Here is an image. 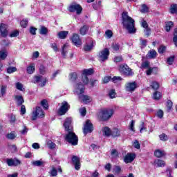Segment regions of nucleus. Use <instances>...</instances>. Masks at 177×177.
Masks as SVG:
<instances>
[{"instance_id":"1","label":"nucleus","mask_w":177,"mask_h":177,"mask_svg":"<svg viewBox=\"0 0 177 177\" xmlns=\"http://www.w3.org/2000/svg\"><path fill=\"white\" fill-rule=\"evenodd\" d=\"M122 20L124 28L127 30L129 34H135V32H136L135 20L128 15V12H124L122 14Z\"/></svg>"},{"instance_id":"2","label":"nucleus","mask_w":177,"mask_h":177,"mask_svg":"<svg viewBox=\"0 0 177 177\" xmlns=\"http://www.w3.org/2000/svg\"><path fill=\"white\" fill-rule=\"evenodd\" d=\"M76 93L79 95V99L83 102V103H89L92 101V98L88 95H82L85 92V86L81 82H77L75 85Z\"/></svg>"},{"instance_id":"3","label":"nucleus","mask_w":177,"mask_h":177,"mask_svg":"<svg viewBox=\"0 0 177 177\" xmlns=\"http://www.w3.org/2000/svg\"><path fill=\"white\" fill-rule=\"evenodd\" d=\"M114 114V111L113 109H104L99 112L98 118L101 121H107L111 116Z\"/></svg>"},{"instance_id":"4","label":"nucleus","mask_w":177,"mask_h":177,"mask_svg":"<svg viewBox=\"0 0 177 177\" xmlns=\"http://www.w3.org/2000/svg\"><path fill=\"white\" fill-rule=\"evenodd\" d=\"M65 140L72 145V146H77L78 145V137L71 131H68V133L65 136Z\"/></svg>"},{"instance_id":"5","label":"nucleus","mask_w":177,"mask_h":177,"mask_svg":"<svg viewBox=\"0 0 177 177\" xmlns=\"http://www.w3.org/2000/svg\"><path fill=\"white\" fill-rule=\"evenodd\" d=\"M45 116V114L44 113V111H42V108L37 106L35 109H33L31 120L32 121H35L37 118H42Z\"/></svg>"},{"instance_id":"6","label":"nucleus","mask_w":177,"mask_h":177,"mask_svg":"<svg viewBox=\"0 0 177 177\" xmlns=\"http://www.w3.org/2000/svg\"><path fill=\"white\" fill-rule=\"evenodd\" d=\"M92 74H93V69L92 68L84 69L82 71V82H83V85H88L89 84L88 75H92Z\"/></svg>"},{"instance_id":"7","label":"nucleus","mask_w":177,"mask_h":177,"mask_svg":"<svg viewBox=\"0 0 177 177\" xmlns=\"http://www.w3.org/2000/svg\"><path fill=\"white\" fill-rule=\"evenodd\" d=\"M120 71L123 75H126L127 77H131L133 75V73L132 72V69L128 66V65L123 64L120 66Z\"/></svg>"},{"instance_id":"8","label":"nucleus","mask_w":177,"mask_h":177,"mask_svg":"<svg viewBox=\"0 0 177 177\" xmlns=\"http://www.w3.org/2000/svg\"><path fill=\"white\" fill-rule=\"evenodd\" d=\"M68 10L72 13L76 12L77 15H81L82 13V7L76 2H73L69 6Z\"/></svg>"},{"instance_id":"9","label":"nucleus","mask_w":177,"mask_h":177,"mask_svg":"<svg viewBox=\"0 0 177 177\" xmlns=\"http://www.w3.org/2000/svg\"><path fill=\"white\" fill-rule=\"evenodd\" d=\"M93 131V124H92L91 120H87L84 124L83 133L84 136H86L88 133H92Z\"/></svg>"},{"instance_id":"10","label":"nucleus","mask_w":177,"mask_h":177,"mask_svg":"<svg viewBox=\"0 0 177 177\" xmlns=\"http://www.w3.org/2000/svg\"><path fill=\"white\" fill-rule=\"evenodd\" d=\"M110 55V51L109 48H104L101 50L98 55V58L100 62H106L107 59H109V56Z\"/></svg>"},{"instance_id":"11","label":"nucleus","mask_w":177,"mask_h":177,"mask_svg":"<svg viewBox=\"0 0 177 177\" xmlns=\"http://www.w3.org/2000/svg\"><path fill=\"white\" fill-rule=\"evenodd\" d=\"M69 109H70V104H68V102L66 101L62 102V106L58 110L59 115H64V114H66V113L68 111Z\"/></svg>"},{"instance_id":"12","label":"nucleus","mask_w":177,"mask_h":177,"mask_svg":"<svg viewBox=\"0 0 177 177\" xmlns=\"http://www.w3.org/2000/svg\"><path fill=\"white\" fill-rule=\"evenodd\" d=\"M6 164L8 167H19V165H21V161L17 158H7Z\"/></svg>"},{"instance_id":"13","label":"nucleus","mask_w":177,"mask_h":177,"mask_svg":"<svg viewBox=\"0 0 177 177\" xmlns=\"http://www.w3.org/2000/svg\"><path fill=\"white\" fill-rule=\"evenodd\" d=\"M34 84H39V86H45L46 84V77H44L41 75L35 76L34 77Z\"/></svg>"},{"instance_id":"14","label":"nucleus","mask_w":177,"mask_h":177,"mask_svg":"<svg viewBox=\"0 0 177 177\" xmlns=\"http://www.w3.org/2000/svg\"><path fill=\"white\" fill-rule=\"evenodd\" d=\"M136 88H138L136 82H127L125 84V90L127 92H133Z\"/></svg>"},{"instance_id":"15","label":"nucleus","mask_w":177,"mask_h":177,"mask_svg":"<svg viewBox=\"0 0 177 177\" xmlns=\"http://www.w3.org/2000/svg\"><path fill=\"white\" fill-rule=\"evenodd\" d=\"M71 39H72L73 44H74V45L77 48H79V46H81V45H82V41L80 38V35H78V34H75V33L73 34Z\"/></svg>"},{"instance_id":"16","label":"nucleus","mask_w":177,"mask_h":177,"mask_svg":"<svg viewBox=\"0 0 177 177\" xmlns=\"http://www.w3.org/2000/svg\"><path fill=\"white\" fill-rule=\"evenodd\" d=\"M71 122H73V119L71 118H66L64 122V127L65 129L68 131L73 130V127H71Z\"/></svg>"},{"instance_id":"17","label":"nucleus","mask_w":177,"mask_h":177,"mask_svg":"<svg viewBox=\"0 0 177 177\" xmlns=\"http://www.w3.org/2000/svg\"><path fill=\"white\" fill-rule=\"evenodd\" d=\"M136 156L135 153H128L124 158V161L126 164H129V162H132L135 160Z\"/></svg>"},{"instance_id":"18","label":"nucleus","mask_w":177,"mask_h":177,"mask_svg":"<svg viewBox=\"0 0 177 177\" xmlns=\"http://www.w3.org/2000/svg\"><path fill=\"white\" fill-rule=\"evenodd\" d=\"M0 32L2 37H6L8 35V25L1 24L0 25Z\"/></svg>"},{"instance_id":"19","label":"nucleus","mask_w":177,"mask_h":177,"mask_svg":"<svg viewBox=\"0 0 177 177\" xmlns=\"http://www.w3.org/2000/svg\"><path fill=\"white\" fill-rule=\"evenodd\" d=\"M72 161L73 164L75 165V168L77 169V171L80 170V158L77 156H73L72 158Z\"/></svg>"},{"instance_id":"20","label":"nucleus","mask_w":177,"mask_h":177,"mask_svg":"<svg viewBox=\"0 0 177 177\" xmlns=\"http://www.w3.org/2000/svg\"><path fill=\"white\" fill-rule=\"evenodd\" d=\"M157 57V51L155 50H151L147 55V59H156Z\"/></svg>"},{"instance_id":"21","label":"nucleus","mask_w":177,"mask_h":177,"mask_svg":"<svg viewBox=\"0 0 177 177\" xmlns=\"http://www.w3.org/2000/svg\"><path fill=\"white\" fill-rule=\"evenodd\" d=\"M68 35V31H60L57 33V37L59 39H66Z\"/></svg>"},{"instance_id":"22","label":"nucleus","mask_w":177,"mask_h":177,"mask_svg":"<svg viewBox=\"0 0 177 177\" xmlns=\"http://www.w3.org/2000/svg\"><path fill=\"white\" fill-rule=\"evenodd\" d=\"M15 99L18 106H21L24 102V99H23V96L21 95H15Z\"/></svg>"},{"instance_id":"23","label":"nucleus","mask_w":177,"mask_h":177,"mask_svg":"<svg viewBox=\"0 0 177 177\" xmlns=\"http://www.w3.org/2000/svg\"><path fill=\"white\" fill-rule=\"evenodd\" d=\"M26 71L28 74H32L35 71V64H30L29 66L27 67Z\"/></svg>"},{"instance_id":"24","label":"nucleus","mask_w":177,"mask_h":177,"mask_svg":"<svg viewBox=\"0 0 177 177\" xmlns=\"http://www.w3.org/2000/svg\"><path fill=\"white\" fill-rule=\"evenodd\" d=\"M8 57V51L5 49L0 50V59L1 60H5Z\"/></svg>"},{"instance_id":"25","label":"nucleus","mask_w":177,"mask_h":177,"mask_svg":"<svg viewBox=\"0 0 177 177\" xmlns=\"http://www.w3.org/2000/svg\"><path fill=\"white\" fill-rule=\"evenodd\" d=\"M150 86L153 91H157L160 88V84L156 81H152L150 82Z\"/></svg>"},{"instance_id":"26","label":"nucleus","mask_w":177,"mask_h":177,"mask_svg":"<svg viewBox=\"0 0 177 177\" xmlns=\"http://www.w3.org/2000/svg\"><path fill=\"white\" fill-rule=\"evenodd\" d=\"M68 48H69V46L67 44H64L62 47V55L63 57H64V59H66V56L67 52H68L67 49H68Z\"/></svg>"},{"instance_id":"27","label":"nucleus","mask_w":177,"mask_h":177,"mask_svg":"<svg viewBox=\"0 0 177 177\" xmlns=\"http://www.w3.org/2000/svg\"><path fill=\"white\" fill-rule=\"evenodd\" d=\"M102 133L104 136H110V135H111V130H110L109 127H104L102 129Z\"/></svg>"},{"instance_id":"28","label":"nucleus","mask_w":177,"mask_h":177,"mask_svg":"<svg viewBox=\"0 0 177 177\" xmlns=\"http://www.w3.org/2000/svg\"><path fill=\"white\" fill-rule=\"evenodd\" d=\"M45 164V162L42 160H35L32 162V165H34V167H42Z\"/></svg>"},{"instance_id":"29","label":"nucleus","mask_w":177,"mask_h":177,"mask_svg":"<svg viewBox=\"0 0 177 177\" xmlns=\"http://www.w3.org/2000/svg\"><path fill=\"white\" fill-rule=\"evenodd\" d=\"M170 13L177 15V4H172L170 7Z\"/></svg>"},{"instance_id":"30","label":"nucleus","mask_w":177,"mask_h":177,"mask_svg":"<svg viewBox=\"0 0 177 177\" xmlns=\"http://www.w3.org/2000/svg\"><path fill=\"white\" fill-rule=\"evenodd\" d=\"M154 156L157 157L158 158H160L164 156V151H161L160 149H158L155 151Z\"/></svg>"},{"instance_id":"31","label":"nucleus","mask_w":177,"mask_h":177,"mask_svg":"<svg viewBox=\"0 0 177 177\" xmlns=\"http://www.w3.org/2000/svg\"><path fill=\"white\" fill-rule=\"evenodd\" d=\"M89 29V27L88 26H84L80 28V34L82 35H85L86 32H88V30Z\"/></svg>"},{"instance_id":"32","label":"nucleus","mask_w":177,"mask_h":177,"mask_svg":"<svg viewBox=\"0 0 177 177\" xmlns=\"http://www.w3.org/2000/svg\"><path fill=\"white\" fill-rule=\"evenodd\" d=\"M39 34H41V35H46L48 34V28L45 26H41Z\"/></svg>"},{"instance_id":"33","label":"nucleus","mask_w":177,"mask_h":177,"mask_svg":"<svg viewBox=\"0 0 177 177\" xmlns=\"http://www.w3.org/2000/svg\"><path fill=\"white\" fill-rule=\"evenodd\" d=\"M15 86L18 91H21V92H24V91H26V88L23 87V84L21 82H17L15 84Z\"/></svg>"},{"instance_id":"34","label":"nucleus","mask_w":177,"mask_h":177,"mask_svg":"<svg viewBox=\"0 0 177 177\" xmlns=\"http://www.w3.org/2000/svg\"><path fill=\"white\" fill-rule=\"evenodd\" d=\"M153 99H154V100H160V99H161V93L158 91L153 93Z\"/></svg>"},{"instance_id":"35","label":"nucleus","mask_w":177,"mask_h":177,"mask_svg":"<svg viewBox=\"0 0 177 177\" xmlns=\"http://www.w3.org/2000/svg\"><path fill=\"white\" fill-rule=\"evenodd\" d=\"M93 48V44H92V43H91L90 44H86L84 46L85 52H89V51L92 50Z\"/></svg>"},{"instance_id":"36","label":"nucleus","mask_w":177,"mask_h":177,"mask_svg":"<svg viewBox=\"0 0 177 177\" xmlns=\"http://www.w3.org/2000/svg\"><path fill=\"white\" fill-rule=\"evenodd\" d=\"M17 71V68L15 66H10L7 68V73L8 74H12V73H16Z\"/></svg>"},{"instance_id":"37","label":"nucleus","mask_w":177,"mask_h":177,"mask_svg":"<svg viewBox=\"0 0 177 177\" xmlns=\"http://www.w3.org/2000/svg\"><path fill=\"white\" fill-rule=\"evenodd\" d=\"M155 163L156 164V165H158V167H165V162H164V160H157L155 161Z\"/></svg>"},{"instance_id":"38","label":"nucleus","mask_w":177,"mask_h":177,"mask_svg":"<svg viewBox=\"0 0 177 177\" xmlns=\"http://www.w3.org/2000/svg\"><path fill=\"white\" fill-rule=\"evenodd\" d=\"M172 26H174V23L172 21H169L166 24L165 30L169 32L171 31V28H172Z\"/></svg>"},{"instance_id":"39","label":"nucleus","mask_w":177,"mask_h":177,"mask_svg":"<svg viewBox=\"0 0 177 177\" xmlns=\"http://www.w3.org/2000/svg\"><path fill=\"white\" fill-rule=\"evenodd\" d=\"M140 132L142 133V132H147V128L145 127V122H142L140 126Z\"/></svg>"},{"instance_id":"40","label":"nucleus","mask_w":177,"mask_h":177,"mask_svg":"<svg viewBox=\"0 0 177 177\" xmlns=\"http://www.w3.org/2000/svg\"><path fill=\"white\" fill-rule=\"evenodd\" d=\"M50 174V176H57V170H56V168H55L54 167H53L52 169L50 171H49Z\"/></svg>"},{"instance_id":"41","label":"nucleus","mask_w":177,"mask_h":177,"mask_svg":"<svg viewBox=\"0 0 177 177\" xmlns=\"http://www.w3.org/2000/svg\"><path fill=\"white\" fill-rule=\"evenodd\" d=\"M112 136H113V138H115L117 136H120V130H118V129H114L112 131H111V134Z\"/></svg>"},{"instance_id":"42","label":"nucleus","mask_w":177,"mask_h":177,"mask_svg":"<svg viewBox=\"0 0 177 177\" xmlns=\"http://www.w3.org/2000/svg\"><path fill=\"white\" fill-rule=\"evenodd\" d=\"M172 106H173V103H172V101L168 100L167 101V110L168 112L171 111V110L172 109Z\"/></svg>"},{"instance_id":"43","label":"nucleus","mask_w":177,"mask_h":177,"mask_svg":"<svg viewBox=\"0 0 177 177\" xmlns=\"http://www.w3.org/2000/svg\"><path fill=\"white\" fill-rule=\"evenodd\" d=\"M140 12L142 13H147V12H149V7L146 4H142Z\"/></svg>"},{"instance_id":"44","label":"nucleus","mask_w":177,"mask_h":177,"mask_svg":"<svg viewBox=\"0 0 177 177\" xmlns=\"http://www.w3.org/2000/svg\"><path fill=\"white\" fill-rule=\"evenodd\" d=\"M70 77H70L71 81H73L74 82V81H75L77 78V73L73 72L71 73Z\"/></svg>"},{"instance_id":"45","label":"nucleus","mask_w":177,"mask_h":177,"mask_svg":"<svg viewBox=\"0 0 177 177\" xmlns=\"http://www.w3.org/2000/svg\"><path fill=\"white\" fill-rule=\"evenodd\" d=\"M142 68H150V62L147 61L142 63L141 65Z\"/></svg>"},{"instance_id":"46","label":"nucleus","mask_w":177,"mask_h":177,"mask_svg":"<svg viewBox=\"0 0 177 177\" xmlns=\"http://www.w3.org/2000/svg\"><path fill=\"white\" fill-rule=\"evenodd\" d=\"M159 138L160 140H162L163 142H167V140H168V136H167L165 133L160 134Z\"/></svg>"},{"instance_id":"47","label":"nucleus","mask_w":177,"mask_h":177,"mask_svg":"<svg viewBox=\"0 0 177 177\" xmlns=\"http://www.w3.org/2000/svg\"><path fill=\"white\" fill-rule=\"evenodd\" d=\"M19 30H14L10 34V37L11 38H16V37H19Z\"/></svg>"},{"instance_id":"48","label":"nucleus","mask_w":177,"mask_h":177,"mask_svg":"<svg viewBox=\"0 0 177 177\" xmlns=\"http://www.w3.org/2000/svg\"><path fill=\"white\" fill-rule=\"evenodd\" d=\"M111 156L113 158H117V157H118V151L116 149H112L111 152Z\"/></svg>"},{"instance_id":"49","label":"nucleus","mask_w":177,"mask_h":177,"mask_svg":"<svg viewBox=\"0 0 177 177\" xmlns=\"http://www.w3.org/2000/svg\"><path fill=\"white\" fill-rule=\"evenodd\" d=\"M109 96L111 97V99H114V97H115V90L111 89L109 91Z\"/></svg>"},{"instance_id":"50","label":"nucleus","mask_w":177,"mask_h":177,"mask_svg":"<svg viewBox=\"0 0 177 177\" xmlns=\"http://www.w3.org/2000/svg\"><path fill=\"white\" fill-rule=\"evenodd\" d=\"M7 138L10 140H13V139L16 138V134H15V133L13 132H11L10 133L7 135Z\"/></svg>"},{"instance_id":"51","label":"nucleus","mask_w":177,"mask_h":177,"mask_svg":"<svg viewBox=\"0 0 177 177\" xmlns=\"http://www.w3.org/2000/svg\"><path fill=\"white\" fill-rule=\"evenodd\" d=\"M27 24H28V19H23L21 21V27H23L24 28H26V27H27Z\"/></svg>"},{"instance_id":"52","label":"nucleus","mask_w":177,"mask_h":177,"mask_svg":"<svg viewBox=\"0 0 177 177\" xmlns=\"http://www.w3.org/2000/svg\"><path fill=\"white\" fill-rule=\"evenodd\" d=\"M47 145H48L49 149H55V147H56V144L53 143L50 140L48 141Z\"/></svg>"},{"instance_id":"53","label":"nucleus","mask_w":177,"mask_h":177,"mask_svg":"<svg viewBox=\"0 0 177 177\" xmlns=\"http://www.w3.org/2000/svg\"><path fill=\"white\" fill-rule=\"evenodd\" d=\"M129 128L130 131H132L133 132H135V121L134 120H132L131 122V124H130Z\"/></svg>"},{"instance_id":"54","label":"nucleus","mask_w":177,"mask_h":177,"mask_svg":"<svg viewBox=\"0 0 177 177\" xmlns=\"http://www.w3.org/2000/svg\"><path fill=\"white\" fill-rule=\"evenodd\" d=\"M133 146V147H135V149H137L138 150H139V149H140V143H139V141H138V140L134 141Z\"/></svg>"},{"instance_id":"55","label":"nucleus","mask_w":177,"mask_h":177,"mask_svg":"<svg viewBox=\"0 0 177 177\" xmlns=\"http://www.w3.org/2000/svg\"><path fill=\"white\" fill-rule=\"evenodd\" d=\"M113 172H115V174H120L121 172V167L115 166L113 168Z\"/></svg>"},{"instance_id":"56","label":"nucleus","mask_w":177,"mask_h":177,"mask_svg":"<svg viewBox=\"0 0 177 177\" xmlns=\"http://www.w3.org/2000/svg\"><path fill=\"white\" fill-rule=\"evenodd\" d=\"M167 49V47L165 46H160L158 48V53H164L165 52V50Z\"/></svg>"},{"instance_id":"57","label":"nucleus","mask_w":177,"mask_h":177,"mask_svg":"<svg viewBox=\"0 0 177 177\" xmlns=\"http://www.w3.org/2000/svg\"><path fill=\"white\" fill-rule=\"evenodd\" d=\"M88 82H90V86L91 88H93V86H95V85H96V84H97V80H90V81L88 80Z\"/></svg>"},{"instance_id":"58","label":"nucleus","mask_w":177,"mask_h":177,"mask_svg":"<svg viewBox=\"0 0 177 177\" xmlns=\"http://www.w3.org/2000/svg\"><path fill=\"white\" fill-rule=\"evenodd\" d=\"M122 56H118V57H115L114 58V62L115 63H121V62H122Z\"/></svg>"},{"instance_id":"59","label":"nucleus","mask_w":177,"mask_h":177,"mask_svg":"<svg viewBox=\"0 0 177 177\" xmlns=\"http://www.w3.org/2000/svg\"><path fill=\"white\" fill-rule=\"evenodd\" d=\"M156 115L158 118H162L164 117V111L162 110L158 111Z\"/></svg>"},{"instance_id":"60","label":"nucleus","mask_w":177,"mask_h":177,"mask_svg":"<svg viewBox=\"0 0 177 177\" xmlns=\"http://www.w3.org/2000/svg\"><path fill=\"white\" fill-rule=\"evenodd\" d=\"M175 60V57L171 56L167 59V63L169 64V66H171L172 63H174V61Z\"/></svg>"},{"instance_id":"61","label":"nucleus","mask_w":177,"mask_h":177,"mask_svg":"<svg viewBox=\"0 0 177 177\" xmlns=\"http://www.w3.org/2000/svg\"><path fill=\"white\" fill-rule=\"evenodd\" d=\"M39 73H40V74H45V73H46V68H45V66H44V65H41L40 66H39Z\"/></svg>"},{"instance_id":"62","label":"nucleus","mask_w":177,"mask_h":177,"mask_svg":"<svg viewBox=\"0 0 177 177\" xmlns=\"http://www.w3.org/2000/svg\"><path fill=\"white\" fill-rule=\"evenodd\" d=\"M153 70H157V68H148V70L147 71V75H151Z\"/></svg>"},{"instance_id":"63","label":"nucleus","mask_w":177,"mask_h":177,"mask_svg":"<svg viewBox=\"0 0 177 177\" xmlns=\"http://www.w3.org/2000/svg\"><path fill=\"white\" fill-rule=\"evenodd\" d=\"M41 104L42 106H44V109H48V101L46 100H43L41 102Z\"/></svg>"},{"instance_id":"64","label":"nucleus","mask_w":177,"mask_h":177,"mask_svg":"<svg viewBox=\"0 0 177 177\" xmlns=\"http://www.w3.org/2000/svg\"><path fill=\"white\" fill-rule=\"evenodd\" d=\"M105 35L107 38H111V37H113V32L110 30H108L105 32Z\"/></svg>"}]
</instances>
